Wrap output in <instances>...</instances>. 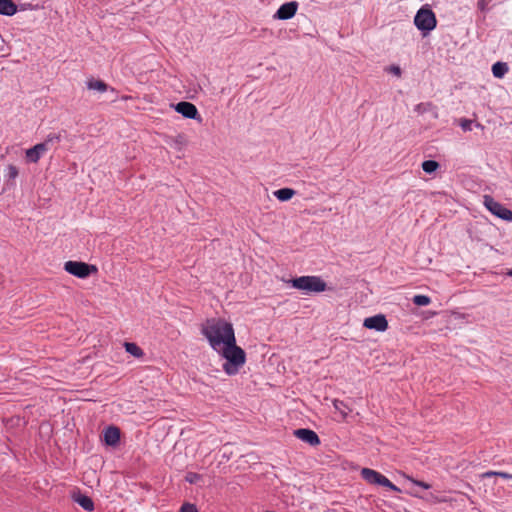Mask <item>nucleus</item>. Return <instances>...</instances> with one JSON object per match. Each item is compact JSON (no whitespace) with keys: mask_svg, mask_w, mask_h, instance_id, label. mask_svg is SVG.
Returning a JSON list of instances; mask_svg holds the SVG:
<instances>
[{"mask_svg":"<svg viewBox=\"0 0 512 512\" xmlns=\"http://www.w3.org/2000/svg\"><path fill=\"white\" fill-rule=\"evenodd\" d=\"M202 334L214 351L236 339L232 324L220 318L207 320L202 326Z\"/></svg>","mask_w":512,"mask_h":512,"instance_id":"nucleus-1","label":"nucleus"},{"mask_svg":"<svg viewBox=\"0 0 512 512\" xmlns=\"http://www.w3.org/2000/svg\"><path fill=\"white\" fill-rule=\"evenodd\" d=\"M216 352L225 360L222 368L229 376L238 374L246 362V353L241 347L237 346L236 339Z\"/></svg>","mask_w":512,"mask_h":512,"instance_id":"nucleus-2","label":"nucleus"},{"mask_svg":"<svg viewBox=\"0 0 512 512\" xmlns=\"http://www.w3.org/2000/svg\"><path fill=\"white\" fill-rule=\"evenodd\" d=\"M293 288L305 293H319L327 288V284L319 276H300L290 280Z\"/></svg>","mask_w":512,"mask_h":512,"instance_id":"nucleus-3","label":"nucleus"},{"mask_svg":"<svg viewBox=\"0 0 512 512\" xmlns=\"http://www.w3.org/2000/svg\"><path fill=\"white\" fill-rule=\"evenodd\" d=\"M414 24L422 32V35L426 36L435 29L437 25L436 16L429 7L423 6L417 11Z\"/></svg>","mask_w":512,"mask_h":512,"instance_id":"nucleus-4","label":"nucleus"},{"mask_svg":"<svg viewBox=\"0 0 512 512\" xmlns=\"http://www.w3.org/2000/svg\"><path fill=\"white\" fill-rule=\"evenodd\" d=\"M360 474L361 477L369 484L379 485L395 492H401L399 487L394 485L386 476L376 470L363 468Z\"/></svg>","mask_w":512,"mask_h":512,"instance_id":"nucleus-5","label":"nucleus"},{"mask_svg":"<svg viewBox=\"0 0 512 512\" xmlns=\"http://www.w3.org/2000/svg\"><path fill=\"white\" fill-rule=\"evenodd\" d=\"M64 269L69 274L78 277L80 279H85L89 277L92 273L97 272V268L94 265L87 264L85 262L79 261H67L64 264Z\"/></svg>","mask_w":512,"mask_h":512,"instance_id":"nucleus-6","label":"nucleus"},{"mask_svg":"<svg viewBox=\"0 0 512 512\" xmlns=\"http://www.w3.org/2000/svg\"><path fill=\"white\" fill-rule=\"evenodd\" d=\"M485 207L495 216L502 220L512 222V210L506 208L489 195L484 196Z\"/></svg>","mask_w":512,"mask_h":512,"instance_id":"nucleus-7","label":"nucleus"},{"mask_svg":"<svg viewBox=\"0 0 512 512\" xmlns=\"http://www.w3.org/2000/svg\"><path fill=\"white\" fill-rule=\"evenodd\" d=\"M363 326L367 329L384 332L388 328V321L383 314H377L364 319Z\"/></svg>","mask_w":512,"mask_h":512,"instance_id":"nucleus-8","label":"nucleus"},{"mask_svg":"<svg viewBox=\"0 0 512 512\" xmlns=\"http://www.w3.org/2000/svg\"><path fill=\"white\" fill-rule=\"evenodd\" d=\"M175 111L183 117L194 120H201L196 106L187 101H181L175 105Z\"/></svg>","mask_w":512,"mask_h":512,"instance_id":"nucleus-9","label":"nucleus"},{"mask_svg":"<svg viewBox=\"0 0 512 512\" xmlns=\"http://www.w3.org/2000/svg\"><path fill=\"white\" fill-rule=\"evenodd\" d=\"M297 9H298V3L296 1L284 3L276 11L274 18L280 19V20L291 19L296 14Z\"/></svg>","mask_w":512,"mask_h":512,"instance_id":"nucleus-10","label":"nucleus"},{"mask_svg":"<svg viewBox=\"0 0 512 512\" xmlns=\"http://www.w3.org/2000/svg\"><path fill=\"white\" fill-rule=\"evenodd\" d=\"M294 435L301 441L311 445L317 446L320 444V438L316 432L311 429L300 428L294 431Z\"/></svg>","mask_w":512,"mask_h":512,"instance_id":"nucleus-11","label":"nucleus"},{"mask_svg":"<svg viewBox=\"0 0 512 512\" xmlns=\"http://www.w3.org/2000/svg\"><path fill=\"white\" fill-rule=\"evenodd\" d=\"M48 151L47 144L38 143L32 148L26 150V160L30 163H37L39 159Z\"/></svg>","mask_w":512,"mask_h":512,"instance_id":"nucleus-12","label":"nucleus"},{"mask_svg":"<svg viewBox=\"0 0 512 512\" xmlns=\"http://www.w3.org/2000/svg\"><path fill=\"white\" fill-rule=\"evenodd\" d=\"M104 441L108 446H116L120 441V430L116 426H109L104 430Z\"/></svg>","mask_w":512,"mask_h":512,"instance_id":"nucleus-13","label":"nucleus"},{"mask_svg":"<svg viewBox=\"0 0 512 512\" xmlns=\"http://www.w3.org/2000/svg\"><path fill=\"white\" fill-rule=\"evenodd\" d=\"M74 501L85 511L91 512L94 510V502L89 496L78 494L74 497Z\"/></svg>","mask_w":512,"mask_h":512,"instance_id":"nucleus-14","label":"nucleus"},{"mask_svg":"<svg viewBox=\"0 0 512 512\" xmlns=\"http://www.w3.org/2000/svg\"><path fill=\"white\" fill-rule=\"evenodd\" d=\"M17 12V7L12 0H0V14L12 16Z\"/></svg>","mask_w":512,"mask_h":512,"instance_id":"nucleus-15","label":"nucleus"},{"mask_svg":"<svg viewBox=\"0 0 512 512\" xmlns=\"http://www.w3.org/2000/svg\"><path fill=\"white\" fill-rule=\"evenodd\" d=\"M273 194L279 201H288L295 195V191L291 188H281Z\"/></svg>","mask_w":512,"mask_h":512,"instance_id":"nucleus-16","label":"nucleus"},{"mask_svg":"<svg viewBox=\"0 0 512 512\" xmlns=\"http://www.w3.org/2000/svg\"><path fill=\"white\" fill-rule=\"evenodd\" d=\"M508 72V65L504 62H496L492 66L493 76L496 78H502Z\"/></svg>","mask_w":512,"mask_h":512,"instance_id":"nucleus-17","label":"nucleus"},{"mask_svg":"<svg viewBox=\"0 0 512 512\" xmlns=\"http://www.w3.org/2000/svg\"><path fill=\"white\" fill-rule=\"evenodd\" d=\"M87 88L90 89V90H96L98 92H105L107 91V85L105 82L101 81V80H94V79H91L87 82Z\"/></svg>","mask_w":512,"mask_h":512,"instance_id":"nucleus-18","label":"nucleus"},{"mask_svg":"<svg viewBox=\"0 0 512 512\" xmlns=\"http://www.w3.org/2000/svg\"><path fill=\"white\" fill-rule=\"evenodd\" d=\"M126 352L131 354L134 357H141L143 355L142 349L135 343L132 342H125L124 344Z\"/></svg>","mask_w":512,"mask_h":512,"instance_id":"nucleus-19","label":"nucleus"},{"mask_svg":"<svg viewBox=\"0 0 512 512\" xmlns=\"http://www.w3.org/2000/svg\"><path fill=\"white\" fill-rule=\"evenodd\" d=\"M333 406L342 415L343 418H346L351 412V409L348 408V406L343 401L334 400Z\"/></svg>","mask_w":512,"mask_h":512,"instance_id":"nucleus-20","label":"nucleus"},{"mask_svg":"<svg viewBox=\"0 0 512 512\" xmlns=\"http://www.w3.org/2000/svg\"><path fill=\"white\" fill-rule=\"evenodd\" d=\"M438 167H439L438 162H436L434 160H425L422 163L423 171L428 173V174H431V173L435 172L438 169Z\"/></svg>","mask_w":512,"mask_h":512,"instance_id":"nucleus-21","label":"nucleus"},{"mask_svg":"<svg viewBox=\"0 0 512 512\" xmlns=\"http://www.w3.org/2000/svg\"><path fill=\"white\" fill-rule=\"evenodd\" d=\"M431 302V299L426 295H415L413 297V303L417 306H427Z\"/></svg>","mask_w":512,"mask_h":512,"instance_id":"nucleus-22","label":"nucleus"},{"mask_svg":"<svg viewBox=\"0 0 512 512\" xmlns=\"http://www.w3.org/2000/svg\"><path fill=\"white\" fill-rule=\"evenodd\" d=\"M404 477H405L406 480L411 482L413 485L418 486V487H420L422 489L428 490V489L431 488V485L426 483V482H424V481L416 480V479H414L411 476L406 475V474H404Z\"/></svg>","mask_w":512,"mask_h":512,"instance_id":"nucleus-23","label":"nucleus"},{"mask_svg":"<svg viewBox=\"0 0 512 512\" xmlns=\"http://www.w3.org/2000/svg\"><path fill=\"white\" fill-rule=\"evenodd\" d=\"M61 140V135L58 133H50L47 135L46 139L42 144H47V149H49L50 144L58 143Z\"/></svg>","mask_w":512,"mask_h":512,"instance_id":"nucleus-24","label":"nucleus"},{"mask_svg":"<svg viewBox=\"0 0 512 512\" xmlns=\"http://www.w3.org/2000/svg\"><path fill=\"white\" fill-rule=\"evenodd\" d=\"M201 476L194 472H189L185 476V480L191 484H195L200 480Z\"/></svg>","mask_w":512,"mask_h":512,"instance_id":"nucleus-25","label":"nucleus"},{"mask_svg":"<svg viewBox=\"0 0 512 512\" xmlns=\"http://www.w3.org/2000/svg\"><path fill=\"white\" fill-rule=\"evenodd\" d=\"M492 0H478L477 7L480 11L486 12L489 10V4Z\"/></svg>","mask_w":512,"mask_h":512,"instance_id":"nucleus-26","label":"nucleus"},{"mask_svg":"<svg viewBox=\"0 0 512 512\" xmlns=\"http://www.w3.org/2000/svg\"><path fill=\"white\" fill-rule=\"evenodd\" d=\"M179 512H198V509L194 504L184 503Z\"/></svg>","mask_w":512,"mask_h":512,"instance_id":"nucleus-27","label":"nucleus"},{"mask_svg":"<svg viewBox=\"0 0 512 512\" xmlns=\"http://www.w3.org/2000/svg\"><path fill=\"white\" fill-rule=\"evenodd\" d=\"M386 70L397 77L401 76V68L397 65H391Z\"/></svg>","mask_w":512,"mask_h":512,"instance_id":"nucleus-28","label":"nucleus"},{"mask_svg":"<svg viewBox=\"0 0 512 512\" xmlns=\"http://www.w3.org/2000/svg\"><path fill=\"white\" fill-rule=\"evenodd\" d=\"M17 175H18V169H17L15 166L10 165V166L8 167V176H9L10 178H16V177H17Z\"/></svg>","mask_w":512,"mask_h":512,"instance_id":"nucleus-29","label":"nucleus"},{"mask_svg":"<svg viewBox=\"0 0 512 512\" xmlns=\"http://www.w3.org/2000/svg\"><path fill=\"white\" fill-rule=\"evenodd\" d=\"M471 125H472V121L471 120L464 119L461 122V127H462V129L464 131H470L472 129Z\"/></svg>","mask_w":512,"mask_h":512,"instance_id":"nucleus-30","label":"nucleus"},{"mask_svg":"<svg viewBox=\"0 0 512 512\" xmlns=\"http://www.w3.org/2000/svg\"><path fill=\"white\" fill-rule=\"evenodd\" d=\"M497 476H499V477H501L503 479H506V480H512V474L507 473V472L498 471V475Z\"/></svg>","mask_w":512,"mask_h":512,"instance_id":"nucleus-31","label":"nucleus"},{"mask_svg":"<svg viewBox=\"0 0 512 512\" xmlns=\"http://www.w3.org/2000/svg\"><path fill=\"white\" fill-rule=\"evenodd\" d=\"M497 475H498V471H487V472L483 473L482 477L490 478V477L497 476Z\"/></svg>","mask_w":512,"mask_h":512,"instance_id":"nucleus-32","label":"nucleus"},{"mask_svg":"<svg viewBox=\"0 0 512 512\" xmlns=\"http://www.w3.org/2000/svg\"><path fill=\"white\" fill-rule=\"evenodd\" d=\"M406 493L411 495V496H413V497H419L418 493L415 492L413 489L407 490Z\"/></svg>","mask_w":512,"mask_h":512,"instance_id":"nucleus-33","label":"nucleus"},{"mask_svg":"<svg viewBox=\"0 0 512 512\" xmlns=\"http://www.w3.org/2000/svg\"><path fill=\"white\" fill-rule=\"evenodd\" d=\"M509 276H512V269L509 270V272L507 273Z\"/></svg>","mask_w":512,"mask_h":512,"instance_id":"nucleus-34","label":"nucleus"}]
</instances>
